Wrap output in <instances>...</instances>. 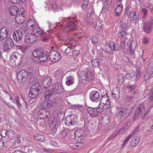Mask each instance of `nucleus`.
Here are the masks:
<instances>
[{"mask_svg":"<svg viewBox=\"0 0 153 153\" xmlns=\"http://www.w3.org/2000/svg\"><path fill=\"white\" fill-rule=\"evenodd\" d=\"M64 25V29L66 31L74 30L76 29V25L75 24L74 19L72 17L67 18L65 19L62 22Z\"/></svg>","mask_w":153,"mask_h":153,"instance_id":"f257e3e1","label":"nucleus"},{"mask_svg":"<svg viewBox=\"0 0 153 153\" xmlns=\"http://www.w3.org/2000/svg\"><path fill=\"white\" fill-rule=\"evenodd\" d=\"M48 53L47 51H43L41 49H37L33 51V55L34 57L39 59L40 60V62H44L47 59Z\"/></svg>","mask_w":153,"mask_h":153,"instance_id":"f03ea898","label":"nucleus"},{"mask_svg":"<svg viewBox=\"0 0 153 153\" xmlns=\"http://www.w3.org/2000/svg\"><path fill=\"white\" fill-rule=\"evenodd\" d=\"M104 106L101 104L95 108L89 107L87 109V111L90 116L95 117L98 115V113H101L104 111Z\"/></svg>","mask_w":153,"mask_h":153,"instance_id":"7ed1b4c3","label":"nucleus"},{"mask_svg":"<svg viewBox=\"0 0 153 153\" xmlns=\"http://www.w3.org/2000/svg\"><path fill=\"white\" fill-rule=\"evenodd\" d=\"M65 123L66 125L69 126V124L72 126L77 124L78 121V117L76 115L72 114L67 116L65 119Z\"/></svg>","mask_w":153,"mask_h":153,"instance_id":"20e7f679","label":"nucleus"},{"mask_svg":"<svg viewBox=\"0 0 153 153\" xmlns=\"http://www.w3.org/2000/svg\"><path fill=\"white\" fill-rule=\"evenodd\" d=\"M145 111V107L142 104L139 105L137 106V109L134 116L133 117V120H135L136 118L144 119V117L142 115Z\"/></svg>","mask_w":153,"mask_h":153,"instance_id":"39448f33","label":"nucleus"},{"mask_svg":"<svg viewBox=\"0 0 153 153\" xmlns=\"http://www.w3.org/2000/svg\"><path fill=\"white\" fill-rule=\"evenodd\" d=\"M56 100L55 99H52V100H49L45 99V100L40 103V107L42 109L46 110V109L50 108L51 107L54 106Z\"/></svg>","mask_w":153,"mask_h":153,"instance_id":"423d86ee","label":"nucleus"},{"mask_svg":"<svg viewBox=\"0 0 153 153\" xmlns=\"http://www.w3.org/2000/svg\"><path fill=\"white\" fill-rule=\"evenodd\" d=\"M50 60L53 62H58L61 59L60 54L58 52L54 50H51L49 54Z\"/></svg>","mask_w":153,"mask_h":153,"instance_id":"0eeeda50","label":"nucleus"},{"mask_svg":"<svg viewBox=\"0 0 153 153\" xmlns=\"http://www.w3.org/2000/svg\"><path fill=\"white\" fill-rule=\"evenodd\" d=\"M13 39L19 44H22V42L23 33L20 30H16L13 33Z\"/></svg>","mask_w":153,"mask_h":153,"instance_id":"6e6552de","label":"nucleus"},{"mask_svg":"<svg viewBox=\"0 0 153 153\" xmlns=\"http://www.w3.org/2000/svg\"><path fill=\"white\" fill-rule=\"evenodd\" d=\"M74 134L75 140H77V142L81 141L84 139L86 136L85 132L81 129L76 131L74 133Z\"/></svg>","mask_w":153,"mask_h":153,"instance_id":"1a4fd4ad","label":"nucleus"},{"mask_svg":"<svg viewBox=\"0 0 153 153\" xmlns=\"http://www.w3.org/2000/svg\"><path fill=\"white\" fill-rule=\"evenodd\" d=\"M140 14L138 10L133 12L132 16H130L129 20L131 23L136 25L140 20Z\"/></svg>","mask_w":153,"mask_h":153,"instance_id":"9d476101","label":"nucleus"},{"mask_svg":"<svg viewBox=\"0 0 153 153\" xmlns=\"http://www.w3.org/2000/svg\"><path fill=\"white\" fill-rule=\"evenodd\" d=\"M116 114L117 116L120 117V118L123 120L125 119L129 115L124 110V108H119L116 110Z\"/></svg>","mask_w":153,"mask_h":153,"instance_id":"9b49d317","label":"nucleus"},{"mask_svg":"<svg viewBox=\"0 0 153 153\" xmlns=\"http://www.w3.org/2000/svg\"><path fill=\"white\" fill-rule=\"evenodd\" d=\"M89 98L93 102H97L100 100V95L97 91H91L90 94Z\"/></svg>","mask_w":153,"mask_h":153,"instance_id":"f8f14e48","label":"nucleus"},{"mask_svg":"<svg viewBox=\"0 0 153 153\" xmlns=\"http://www.w3.org/2000/svg\"><path fill=\"white\" fill-rule=\"evenodd\" d=\"M27 71L24 70L20 71L17 75V79L19 82H21L22 83H24L27 80Z\"/></svg>","mask_w":153,"mask_h":153,"instance_id":"ddd939ff","label":"nucleus"},{"mask_svg":"<svg viewBox=\"0 0 153 153\" xmlns=\"http://www.w3.org/2000/svg\"><path fill=\"white\" fill-rule=\"evenodd\" d=\"M0 98L4 103H6L7 100L11 99V96L6 91L0 90Z\"/></svg>","mask_w":153,"mask_h":153,"instance_id":"4468645a","label":"nucleus"},{"mask_svg":"<svg viewBox=\"0 0 153 153\" xmlns=\"http://www.w3.org/2000/svg\"><path fill=\"white\" fill-rule=\"evenodd\" d=\"M14 46V44L13 39L11 38H7L4 44V50H9Z\"/></svg>","mask_w":153,"mask_h":153,"instance_id":"2eb2a0df","label":"nucleus"},{"mask_svg":"<svg viewBox=\"0 0 153 153\" xmlns=\"http://www.w3.org/2000/svg\"><path fill=\"white\" fill-rule=\"evenodd\" d=\"M100 102L104 105H107V108L108 109L111 107V102H110L109 96L107 93L103 95H102L100 98Z\"/></svg>","mask_w":153,"mask_h":153,"instance_id":"dca6fc26","label":"nucleus"},{"mask_svg":"<svg viewBox=\"0 0 153 153\" xmlns=\"http://www.w3.org/2000/svg\"><path fill=\"white\" fill-rule=\"evenodd\" d=\"M53 89L56 93L60 94L62 93L63 91V88L61 83L60 82H58L56 83L55 86L54 87L55 84L53 83L52 84Z\"/></svg>","mask_w":153,"mask_h":153,"instance_id":"f3484780","label":"nucleus"},{"mask_svg":"<svg viewBox=\"0 0 153 153\" xmlns=\"http://www.w3.org/2000/svg\"><path fill=\"white\" fill-rule=\"evenodd\" d=\"M109 117L107 114H103L102 115L100 118V121L103 126H105L109 123Z\"/></svg>","mask_w":153,"mask_h":153,"instance_id":"a211bd4d","label":"nucleus"},{"mask_svg":"<svg viewBox=\"0 0 153 153\" xmlns=\"http://www.w3.org/2000/svg\"><path fill=\"white\" fill-rule=\"evenodd\" d=\"M9 29L6 27H2L0 30V40H3L7 38L9 32Z\"/></svg>","mask_w":153,"mask_h":153,"instance_id":"6ab92c4d","label":"nucleus"},{"mask_svg":"<svg viewBox=\"0 0 153 153\" xmlns=\"http://www.w3.org/2000/svg\"><path fill=\"white\" fill-rule=\"evenodd\" d=\"M38 38L35 35L30 34L26 36L25 40L27 43H32L38 40Z\"/></svg>","mask_w":153,"mask_h":153,"instance_id":"aec40b11","label":"nucleus"},{"mask_svg":"<svg viewBox=\"0 0 153 153\" xmlns=\"http://www.w3.org/2000/svg\"><path fill=\"white\" fill-rule=\"evenodd\" d=\"M51 83V79L49 77L45 78L42 81L43 91L48 88Z\"/></svg>","mask_w":153,"mask_h":153,"instance_id":"412c9836","label":"nucleus"},{"mask_svg":"<svg viewBox=\"0 0 153 153\" xmlns=\"http://www.w3.org/2000/svg\"><path fill=\"white\" fill-rule=\"evenodd\" d=\"M142 27L144 32L146 33L149 34L152 29V26L150 23H148L147 21H146L143 23Z\"/></svg>","mask_w":153,"mask_h":153,"instance_id":"4be33fe9","label":"nucleus"},{"mask_svg":"<svg viewBox=\"0 0 153 153\" xmlns=\"http://www.w3.org/2000/svg\"><path fill=\"white\" fill-rule=\"evenodd\" d=\"M49 113L46 110L41 109L38 113V117L41 119L47 118Z\"/></svg>","mask_w":153,"mask_h":153,"instance_id":"5701e85b","label":"nucleus"},{"mask_svg":"<svg viewBox=\"0 0 153 153\" xmlns=\"http://www.w3.org/2000/svg\"><path fill=\"white\" fill-rule=\"evenodd\" d=\"M33 32L38 38L40 37L42 34H44V31L42 30L39 27H37L36 26L34 27V28L32 30Z\"/></svg>","mask_w":153,"mask_h":153,"instance_id":"b1692460","label":"nucleus"},{"mask_svg":"<svg viewBox=\"0 0 153 153\" xmlns=\"http://www.w3.org/2000/svg\"><path fill=\"white\" fill-rule=\"evenodd\" d=\"M26 16L23 13H21L19 15L16 16V22L19 24H21L23 23L25 19Z\"/></svg>","mask_w":153,"mask_h":153,"instance_id":"393cba45","label":"nucleus"},{"mask_svg":"<svg viewBox=\"0 0 153 153\" xmlns=\"http://www.w3.org/2000/svg\"><path fill=\"white\" fill-rule=\"evenodd\" d=\"M19 11V9L15 5L11 6L9 8L10 14L12 16H16Z\"/></svg>","mask_w":153,"mask_h":153,"instance_id":"a878e982","label":"nucleus"},{"mask_svg":"<svg viewBox=\"0 0 153 153\" xmlns=\"http://www.w3.org/2000/svg\"><path fill=\"white\" fill-rule=\"evenodd\" d=\"M40 91L30 88L28 95L29 97L32 99L36 98L38 95Z\"/></svg>","mask_w":153,"mask_h":153,"instance_id":"bb28decb","label":"nucleus"},{"mask_svg":"<svg viewBox=\"0 0 153 153\" xmlns=\"http://www.w3.org/2000/svg\"><path fill=\"white\" fill-rule=\"evenodd\" d=\"M49 126L51 129L52 130V134H54L56 132L57 129V124L56 122L53 120H50L49 121Z\"/></svg>","mask_w":153,"mask_h":153,"instance_id":"cd10ccee","label":"nucleus"},{"mask_svg":"<svg viewBox=\"0 0 153 153\" xmlns=\"http://www.w3.org/2000/svg\"><path fill=\"white\" fill-rule=\"evenodd\" d=\"M123 9V6L122 4L118 5L114 11V15L116 17L119 16Z\"/></svg>","mask_w":153,"mask_h":153,"instance_id":"c85d7f7f","label":"nucleus"},{"mask_svg":"<svg viewBox=\"0 0 153 153\" xmlns=\"http://www.w3.org/2000/svg\"><path fill=\"white\" fill-rule=\"evenodd\" d=\"M84 123L83 127L85 130H89L90 128H91V126L93 123H92L90 120L88 118H86L84 121Z\"/></svg>","mask_w":153,"mask_h":153,"instance_id":"c756f323","label":"nucleus"},{"mask_svg":"<svg viewBox=\"0 0 153 153\" xmlns=\"http://www.w3.org/2000/svg\"><path fill=\"white\" fill-rule=\"evenodd\" d=\"M141 76V70L139 68L137 69V71L135 72V74L132 76V78L135 81H137Z\"/></svg>","mask_w":153,"mask_h":153,"instance_id":"7c9ffc66","label":"nucleus"},{"mask_svg":"<svg viewBox=\"0 0 153 153\" xmlns=\"http://www.w3.org/2000/svg\"><path fill=\"white\" fill-rule=\"evenodd\" d=\"M74 76L71 75H70L67 76L66 84L68 86L72 85L74 83Z\"/></svg>","mask_w":153,"mask_h":153,"instance_id":"2f4dec72","label":"nucleus"},{"mask_svg":"<svg viewBox=\"0 0 153 153\" xmlns=\"http://www.w3.org/2000/svg\"><path fill=\"white\" fill-rule=\"evenodd\" d=\"M140 12L143 15L142 19L145 20L148 14L149 10L145 7H143L141 9Z\"/></svg>","mask_w":153,"mask_h":153,"instance_id":"473e14b6","label":"nucleus"},{"mask_svg":"<svg viewBox=\"0 0 153 153\" xmlns=\"http://www.w3.org/2000/svg\"><path fill=\"white\" fill-rule=\"evenodd\" d=\"M69 130H70L67 128H64L63 130H62L60 134L61 137L63 138L64 139H65L67 138V137H68Z\"/></svg>","mask_w":153,"mask_h":153,"instance_id":"72a5a7b5","label":"nucleus"},{"mask_svg":"<svg viewBox=\"0 0 153 153\" xmlns=\"http://www.w3.org/2000/svg\"><path fill=\"white\" fill-rule=\"evenodd\" d=\"M54 92H55L53 88L52 89L51 88V89H49L46 92L45 94L44 97L45 99L48 100L50 96L52 95Z\"/></svg>","mask_w":153,"mask_h":153,"instance_id":"f704fd0d","label":"nucleus"},{"mask_svg":"<svg viewBox=\"0 0 153 153\" xmlns=\"http://www.w3.org/2000/svg\"><path fill=\"white\" fill-rule=\"evenodd\" d=\"M36 26L34 24V22L33 21L29 19L28 20L27 23V27L30 30H32L34 27Z\"/></svg>","mask_w":153,"mask_h":153,"instance_id":"c9c22d12","label":"nucleus"},{"mask_svg":"<svg viewBox=\"0 0 153 153\" xmlns=\"http://www.w3.org/2000/svg\"><path fill=\"white\" fill-rule=\"evenodd\" d=\"M140 140V139L138 137H134L131 140V143L132 146L134 147L136 146Z\"/></svg>","mask_w":153,"mask_h":153,"instance_id":"e433bc0d","label":"nucleus"},{"mask_svg":"<svg viewBox=\"0 0 153 153\" xmlns=\"http://www.w3.org/2000/svg\"><path fill=\"white\" fill-rule=\"evenodd\" d=\"M85 78H86L88 82H90L93 79L94 76L91 73L88 71L87 72L86 74Z\"/></svg>","mask_w":153,"mask_h":153,"instance_id":"4c0bfd02","label":"nucleus"},{"mask_svg":"<svg viewBox=\"0 0 153 153\" xmlns=\"http://www.w3.org/2000/svg\"><path fill=\"white\" fill-rule=\"evenodd\" d=\"M34 139L36 140L42 142L44 140L45 137L44 135L40 134H37L35 136Z\"/></svg>","mask_w":153,"mask_h":153,"instance_id":"58836bf2","label":"nucleus"},{"mask_svg":"<svg viewBox=\"0 0 153 153\" xmlns=\"http://www.w3.org/2000/svg\"><path fill=\"white\" fill-rule=\"evenodd\" d=\"M41 88L40 84L38 82H36L33 84L30 88L36 90L38 91H40Z\"/></svg>","mask_w":153,"mask_h":153,"instance_id":"ea45409f","label":"nucleus"},{"mask_svg":"<svg viewBox=\"0 0 153 153\" xmlns=\"http://www.w3.org/2000/svg\"><path fill=\"white\" fill-rule=\"evenodd\" d=\"M131 122V120H128L126 123L124 125H123L122 128H123L124 129H125V130L126 131L129 128Z\"/></svg>","mask_w":153,"mask_h":153,"instance_id":"a19ab883","label":"nucleus"},{"mask_svg":"<svg viewBox=\"0 0 153 153\" xmlns=\"http://www.w3.org/2000/svg\"><path fill=\"white\" fill-rule=\"evenodd\" d=\"M117 80L119 84H122L123 82L125 80L123 76L121 74H118L117 75Z\"/></svg>","mask_w":153,"mask_h":153,"instance_id":"79ce46f5","label":"nucleus"},{"mask_svg":"<svg viewBox=\"0 0 153 153\" xmlns=\"http://www.w3.org/2000/svg\"><path fill=\"white\" fill-rule=\"evenodd\" d=\"M57 119L59 120V121L62 120L64 118V114L63 112L60 111L58 114L57 115Z\"/></svg>","mask_w":153,"mask_h":153,"instance_id":"37998d69","label":"nucleus"},{"mask_svg":"<svg viewBox=\"0 0 153 153\" xmlns=\"http://www.w3.org/2000/svg\"><path fill=\"white\" fill-rule=\"evenodd\" d=\"M35 71L34 70L31 69H29L27 73V77H33L34 76V74L35 73Z\"/></svg>","mask_w":153,"mask_h":153,"instance_id":"c03bdc74","label":"nucleus"},{"mask_svg":"<svg viewBox=\"0 0 153 153\" xmlns=\"http://www.w3.org/2000/svg\"><path fill=\"white\" fill-rule=\"evenodd\" d=\"M132 12L131 10L128 7H127L125 8L124 13L128 17H130Z\"/></svg>","mask_w":153,"mask_h":153,"instance_id":"a18cd8bd","label":"nucleus"},{"mask_svg":"<svg viewBox=\"0 0 153 153\" xmlns=\"http://www.w3.org/2000/svg\"><path fill=\"white\" fill-rule=\"evenodd\" d=\"M110 47L113 51H117L119 48V47L117 45H116L115 43L113 42L110 43Z\"/></svg>","mask_w":153,"mask_h":153,"instance_id":"49530a36","label":"nucleus"},{"mask_svg":"<svg viewBox=\"0 0 153 153\" xmlns=\"http://www.w3.org/2000/svg\"><path fill=\"white\" fill-rule=\"evenodd\" d=\"M133 107L132 106H131L130 105H128L125 108H124L125 111L128 115L132 111Z\"/></svg>","mask_w":153,"mask_h":153,"instance_id":"de8ad7c7","label":"nucleus"},{"mask_svg":"<svg viewBox=\"0 0 153 153\" xmlns=\"http://www.w3.org/2000/svg\"><path fill=\"white\" fill-rule=\"evenodd\" d=\"M98 61V59H94L92 60L91 63L93 66L94 67L98 66L99 65Z\"/></svg>","mask_w":153,"mask_h":153,"instance_id":"09e8293b","label":"nucleus"},{"mask_svg":"<svg viewBox=\"0 0 153 153\" xmlns=\"http://www.w3.org/2000/svg\"><path fill=\"white\" fill-rule=\"evenodd\" d=\"M11 56L17 61V59L20 57V55L18 52H15L12 53Z\"/></svg>","mask_w":153,"mask_h":153,"instance_id":"8fccbe9b","label":"nucleus"},{"mask_svg":"<svg viewBox=\"0 0 153 153\" xmlns=\"http://www.w3.org/2000/svg\"><path fill=\"white\" fill-rule=\"evenodd\" d=\"M85 76H84L82 78L79 79V84H84L89 82L87 81L86 78H85Z\"/></svg>","mask_w":153,"mask_h":153,"instance_id":"3c124183","label":"nucleus"},{"mask_svg":"<svg viewBox=\"0 0 153 153\" xmlns=\"http://www.w3.org/2000/svg\"><path fill=\"white\" fill-rule=\"evenodd\" d=\"M15 46L16 47V48L19 49H20L22 51L24 52L25 51L26 49L27 48V47L26 46H25L24 47L23 45H16Z\"/></svg>","mask_w":153,"mask_h":153,"instance_id":"603ef678","label":"nucleus"},{"mask_svg":"<svg viewBox=\"0 0 153 153\" xmlns=\"http://www.w3.org/2000/svg\"><path fill=\"white\" fill-rule=\"evenodd\" d=\"M129 49V51L128 52H128L126 53H130L132 55L134 53V51L135 49L134 46L133 47L132 45L131 44L130 45Z\"/></svg>","mask_w":153,"mask_h":153,"instance_id":"864d4df0","label":"nucleus"},{"mask_svg":"<svg viewBox=\"0 0 153 153\" xmlns=\"http://www.w3.org/2000/svg\"><path fill=\"white\" fill-rule=\"evenodd\" d=\"M12 3L14 4L23 3L25 0H10Z\"/></svg>","mask_w":153,"mask_h":153,"instance_id":"5fc2aeb1","label":"nucleus"},{"mask_svg":"<svg viewBox=\"0 0 153 153\" xmlns=\"http://www.w3.org/2000/svg\"><path fill=\"white\" fill-rule=\"evenodd\" d=\"M132 137L131 134H130L125 139L123 144V146H125L126 144L129 141L130 139Z\"/></svg>","mask_w":153,"mask_h":153,"instance_id":"6e6d98bb","label":"nucleus"},{"mask_svg":"<svg viewBox=\"0 0 153 153\" xmlns=\"http://www.w3.org/2000/svg\"><path fill=\"white\" fill-rule=\"evenodd\" d=\"M92 44L95 45L98 42V39L97 37L94 36L92 37L91 39Z\"/></svg>","mask_w":153,"mask_h":153,"instance_id":"4d7b16f0","label":"nucleus"},{"mask_svg":"<svg viewBox=\"0 0 153 153\" xmlns=\"http://www.w3.org/2000/svg\"><path fill=\"white\" fill-rule=\"evenodd\" d=\"M42 36H43L42 40V41L45 42H47L48 40V36L45 34V32L44 33V34H42Z\"/></svg>","mask_w":153,"mask_h":153,"instance_id":"13d9d810","label":"nucleus"},{"mask_svg":"<svg viewBox=\"0 0 153 153\" xmlns=\"http://www.w3.org/2000/svg\"><path fill=\"white\" fill-rule=\"evenodd\" d=\"M126 33L125 31H120L118 33V36L120 38H124L126 35Z\"/></svg>","mask_w":153,"mask_h":153,"instance_id":"bf43d9fd","label":"nucleus"},{"mask_svg":"<svg viewBox=\"0 0 153 153\" xmlns=\"http://www.w3.org/2000/svg\"><path fill=\"white\" fill-rule=\"evenodd\" d=\"M120 91L119 88H114L113 89L112 92V94H120Z\"/></svg>","mask_w":153,"mask_h":153,"instance_id":"052dcab7","label":"nucleus"},{"mask_svg":"<svg viewBox=\"0 0 153 153\" xmlns=\"http://www.w3.org/2000/svg\"><path fill=\"white\" fill-rule=\"evenodd\" d=\"M127 27V24L126 23L123 22L122 23L121 26V28L122 31H126Z\"/></svg>","mask_w":153,"mask_h":153,"instance_id":"680f3d73","label":"nucleus"},{"mask_svg":"<svg viewBox=\"0 0 153 153\" xmlns=\"http://www.w3.org/2000/svg\"><path fill=\"white\" fill-rule=\"evenodd\" d=\"M80 145H81V141L78 142V143L76 145H74L73 146V147H71L72 148L74 149H78L80 148Z\"/></svg>","mask_w":153,"mask_h":153,"instance_id":"e2e57ef3","label":"nucleus"},{"mask_svg":"<svg viewBox=\"0 0 153 153\" xmlns=\"http://www.w3.org/2000/svg\"><path fill=\"white\" fill-rule=\"evenodd\" d=\"M117 134V132L113 133V134L110 136L108 138V140L109 141H110L112 140L113 138L116 137Z\"/></svg>","mask_w":153,"mask_h":153,"instance_id":"0e129e2a","label":"nucleus"},{"mask_svg":"<svg viewBox=\"0 0 153 153\" xmlns=\"http://www.w3.org/2000/svg\"><path fill=\"white\" fill-rule=\"evenodd\" d=\"M74 106L75 107L76 109H77L80 111H81L82 109V106L81 105L79 104H74Z\"/></svg>","mask_w":153,"mask_h":153,"instance_id":"69168bd1","label":"nucleus"},{"mask_svg":"<svg viewBox=\"0 0 153 153\" xmlns=\"http://www.w3.org/2000/svg\"><path fill=\"white\" fill-rule=\"evenodd\" d=\"M149 74L145 75L144 76V80L146 83L149 82Z\"/></svg>","mask_w":153,"mask_h":153,"instance_id":"338daca9","label":"nucleus"},{"mask_svg":"<svg viewBox=\"0 0 153 153\" xmlns=\"http://www.w3.org/2000/svg\"><path fill=\"white\" fill-rule=\"evenodd\" d=\"M93 10L92 8L90 7L88 9L87 11V16H90L92 13Z\"/></svg>","mask_w":153,"mask_h":153,"instance_id":"774afa93","label":"nucleus"}]
</instances>
